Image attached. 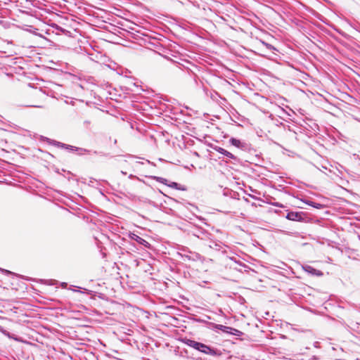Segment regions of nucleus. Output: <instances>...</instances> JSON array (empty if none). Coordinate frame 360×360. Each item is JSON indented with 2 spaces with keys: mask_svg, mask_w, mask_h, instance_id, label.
Here are the masks:
<instances>
[{
  "mask_svg": "<svg viewBox=\"0 0 360 360\" xmlns=\"http://www.w3.org/2000/svg\"><path fill=\"white\" fill-rule=\"evenodd\" d=\"M186 344L191 347H193L194 349H197V350H199L205 354H211L212 352V349L202 344V343H200V342H196V341H194V340H189V339H187L186 341H185Z\"/></svg>",
  "mask_w": 360,
  "mask_h": 360,
  "instance_id": "f257e3e1",
  "label": "nucleus"
},
{
  "mask_svg": "<svg viewBox=\"0 0 360 360\" xmlns=\"http://www.w3.org/2000/svg\"><path fill=\"white\" fill-rule=\"evenodd\" d=\"M303 216V212H290L287 214L286 218L291 221H302L304 220Z\"/></svg>",
  "mask_w": 360,
  "mask_h": 360,
  "instance_id": "f03ea898",
  "label": "nucleus"
},
{
  "mask_svg": "<svg viewBox=\"0 0 360 360\" xmlns=\"http://www.w3.org/2000/svg\"><path fill=\"white\" fill-rule=\"evenodd\" d=\"M131 238L134 240H135L137 243H139L140 244H143L145 246H147L148 245V243L146 240H145L143 238H141L140 236H139L137 235L134 234Z\"/></svg>",
  "mask_w": 360,
  "mask_h": 360,
  "instance_id": "7ed1b4c3",
  "label": "nucleus"
},
{
  "mask_svg": "<svg viewBox=\"0 0 360 360\" xmlns=\"http://www.w3.org/2000/svg\"><path fill=\"white\" fill-rule=\"evenodd\" d=\"M219 152L224 155H226V157H229L230 158H234V155L231 153L230 152L227 151L226 150L224 149V148H219Z\"/></svg>",
  "mask_w": 360,
  "mask_h": 360,
  "instance_id": "20e7f679",
  "label": "nucleus"
},
{
  "mask_svg": "<svg viewBox=\"0 0 360 360\" xmlns=\"http://www.w3.org/2000/svg\"><path fill=\"white\" fill-rule=\"evenodd\" d=\"M226 329H229L231 330H232V332H229V333L231 334H233V335H240L242 334L241 331L237 330V329H235V328H230V327H224Z\"/></svg>",
  "mask_w": 360,
  "mask_h": 360,
  "instance_id": "39448f33",
  "label": "nucleus"
},
{
  "mask_svg": "<svg viewBox=\"0 0 360 360\" xmlns=\"http://www.w3.org/2000/svg\"><path fill=\"white\" fill-rule=\"evenodd\" d=\"M231 143H232L233 146H234L237 148H240V146H241V142L240 140H238L236 139H231Z\"/></svg>",
  "mask_w": 360,
  "mask_h": 360,
  "instance_id": "423d86ee",
  "label": "nucleus"
},
{
  "mask_svg": "<svg viewBox=\"0 0 360 360\" xmlns=\"http://www.w3.org/2000/svg\"><path fill=\"white\" fill-rule=\"evenodd\" d=\"M308 204L316 208H320L321 207V205L320 204H317V205H315V203L313 202H310Z\"/></svg>",
  "mask_w": 360,
  "mask_h": 360,
  "instance_id": "0eeeda50",
  "label": "nucleus"
},
{
  "mask_svg": "<svg viewBox=\"0 0 360 360\" xmlns=\"http://www.w3.org/2000/svg\"><path fill=\"white\" fill-rule=\"evenodd\" d=\"M224 327H225L224 326L221 325L219 329H221L223 331L226 330V328H225Z\"/></svg>",
  "mask_w": 360,
  "mask_h": 360,
  "instance_id": "6e6552de",
  "label": "nucleus"
},
{
  "mask_svg": "<svg viewBox=\"0 0 360 360\" xmlns=\"http://www.w3.org/2000/svg\"><path fill=\"white\" fill-rule=\"evenodd\" d=\"M316 274L318 276H321L323 274L320 271H318V273H316Z\"/></svg>",
  "mask_w": 360,
  "mask_h": 360,
  "instance_id": "1a4fd4ad",
  "label": "nucleus"
},
{
  "mask_svg": "<svg viewBox=\"0 0 360 360\" xmlns=\"http://www.w3.org/2000/svg\"><path fill=\"white\" fill-rule=\"evenodd\" d=\"M224 332H226V333H229V332H232V330H229V329H226V330H224Z\"/></svg>",
  "mask_w": 360,
  "mask_h": 360,
  "instance_id": "9d476101",
  "label": "nucleus"
}]
</instances>
